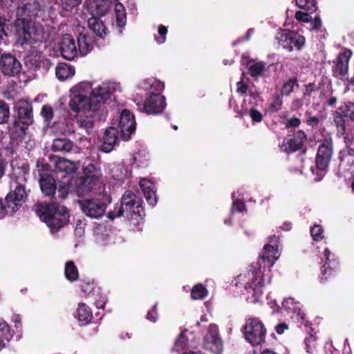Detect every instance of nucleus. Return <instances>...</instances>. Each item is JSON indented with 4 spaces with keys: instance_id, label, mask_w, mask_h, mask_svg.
<instances>
[{
    "instance_id": "nucleus-1",
    "label": "nucleus",
    "mask_w": 354,
    "mask_h": 354,
    "mask_svg": "<svg viewBox=\"0 0 354 354\" xmlns=\"http://www.w3.org/2000/svg\"><path fill=\"white\" fill-rule=\"evenodd\" d=\"M277 239L274 245H265L260 259L256 263H252L245 272L237 276L234 285L243 288L245 294L251 295V302H257L263 294V288L267 279L270 283L271 277L268 273L265 274L266 268L272 267L279 258L278 245Z\"/></svg>"
},
{
    "instance_id": "nucleus-2",
    "label": "nucleus",
    "mask_w": 354,
    "mask_h": 354,
    "mask_svg": "<svg viewBox=\"0 0 354 354\" xmlns=\"http://www.w3.org/2000/svg\"><path fill=\"white\" fill-rule=\"evenodd\" d=\"M29 164L21 161L20 165L14 166L10 175V192L5 198V203L0 198V218L6 215H12L26 202L28 192L27 176L29 175Z\"/></svg>"
},
{
    "instance_id": "nucleus-3",
    "label": "nucleus",
    "mask_w": 354,
    "mask_h": 354,
    "mask_svg": "<svg viewBox=\"0 0 354 354\" xmlns=\"http://www.w3.org/2000/svg\"><path fill=\"white\" fill-rule=\"evenodd\" d=\"M61 202L38 201L33 207L37 216L52 232L59 231L69 223V210Z\"/></svg>"
},
{
    "instance_id": "nucleus-4",
    "label": "nucleus",
    "mask_w": 354,
    "mask_h": 354,
    "mask_svg": "<svg viewBox=\"0 0 354 354\" xmlns=\"http://www.w3.org/2000/svg\"><path fill=\"white\" fill-rule=\"evenodd\" d=\"M113 91L106 85L98 86L92 90L88 97L83 93H77L71 99L69 106L71 109L78 113L84 114L95 112L100 106L110 98Z\"/></svg>"
},
{
    "instance_id": "nucleus-5",
    "label": "nucleus",
    "mask_w": 354,
    "mask_h": 354,
    "mask_svg": "<svg viewBox=\"0 0 354 354\" xmlns=\"http://www.w3.org/2000/svg\"><path fill=\"white\" fill-rule=\"evenodd\" d=\"M113 5L115 25L119 28V32L121 33L122 28L127 23L126 10L123 4L120 2H113L111 0H88V10L91 15L101 17L104 16Z\"/></svg>"
},
{
    "instance_id": "nucleus-6",
    "label": "nucleus",
    "mask_w": 354,
    "mask_h": 354,
    "mask_svg": "<svg viewBox=\"0 0 354 354\" xmlns=\"http://www.w3.org/2000/svg\"><path fill=\"white\" fill-rule=\"evenodd\" d=\"M124 212H126L127 217L132 219L134 216L140 218L145 216V209L140 199L131 190L124 192L121 198L120 206L117 212H109L108 217L110 219H114L122 216Z\"/></svg>"
},
{
    "instance_id": "nucleus-7",
    "label": "nucleus",
    "mask_w": 354,
    "mask_h": 354,
    "mask_svg": "<svg viewBox=\"0 0 354 354\" xmlns=\"http://www.w3.org/2000/svg\"><path fill=\"white\" fill-rule=\"evenodd\" d=\"M39 182L42 194L51 201H63L68 196V185L62 181L57 183L50 174H40Z\"/></svg>"
},
{
    "instance_id": "nucleus-8",
    "label": "nucleus",
    "mask_w": 354,
    "mask_h": 354,
    "mask_svg": "<svg viewBox=\"0 0 354 354\" xmlns=\"http://www.w3.org/2000/svg\"><path fill=\"white\" fill-rule=\"evenodd\" d=\"M266 328L263 322L258 318H250L246 322L244 327L245 339L252 345H259L264 342Z\"/></svg>"
},
{
    "instance_id": "nucleus-9",
    "label": "nucleus",
    "mask_w": 354,
    "mask_h": 354,
    "mask_svg": "<svg viewBox=\"0 0 354 354\" xmlns=\"http://www.w3.org/2000/svg\"><path fill=\"white\" fill-rule=\"evenodd\" d=\"M276 39L283 48L292 52L294 49L300 50L306 43L305 37L294 30L284 29L278 32Z\"/></svg>"
},
{
    "instance_id": "nucleus-10",
    "label": "nucleus",
    "mask_w": 354,
    "mask_h": 354,
    "mask_svg": "<svg viewBox=\"0 0 354 354\" xmlns=\"http://www.w3.org/2000/svg\"><path fill=\"white\" fill-rule=\"evenodd\" d=\"M333 153V145L331 140H324L319 145L315 157V166L311 167L313 174L319 175L318 171L327 169Z\"/></svg>"
},
{
    "instance_id": "nucleus-11",
    "label": "nucleus",
    "mask_w": 354,
    "mask_h": 354,
    "mask_svg": "<svg viewBox=\"0 0 354 354\" xmlns=\"http://www.w3.org/2000/svg\"><path fill=\"white\" fill-rule=\"evenodd\" d=\"M84 176L77 187L79 194H87L95 186L102 176L101 171L93 164H89L83 170Z\"/></svg>"
},
{
    "instance_id": "nucleus-12",
    "label": "nucleus",
    "mask_w": 354,
    "mask_h": 354,
    "mask_svg": "<svg viewBox=\"0 0 354 354\" xmlns=\"http://www.w3.org/2000/svg\"><path fill=\"white\" fill-rule=\"evenodd\" d=\"M32 21L26 17H17L13 22L15 43L21 46L29 44L32 40Z\"/></svg>"
},
{
    "instance_id": "nucleus-13",
    "label": "nucleus",
    "mask_w": 354,
    "mask_h": 354,
    "mask_svg": "<svg viewBox=\"0 0 354 354\" xmlns=\"http://www.w3.org/2000/svg\"><path fill=\"white\" fill-rule=\"evenodd\" d=\"M77 203L82 212L91 218H101L106 209V203L97 198H84Z\"/></svg>"
},
{
    "instance_id": "nucleus-14",
    "label": "nucleus",
    "mask_w": 354,
    "mask_h": 354,
    "mask_svg": "<svg viewBox=\"0 0 354 354\" xmlns=\"http://www.w3.org/2000/svg\"><path fill=\"white\" fill-rule=\"evenodd\" d=\"M333 122L336 125L337 131L344 134L346 131V122L350 119L354 122V102H346L341 104L333 112Z\"/></svg>"
},
{
    "instance_id": "nucleus-15",
    "label": "nucleus",
    "mask_w": 354,
    "mask_h": 354,
    "mask_svg": "<svg viewBox=\"0 0 354 354\" xmlns=\"http://www.w3.org/2000/svg\"><path fill=\"white\" fill-rule=\"evenodd\" d=\"M0 69L5 76L16 77L22 70V64L15 55L3 53L0 56Z\"/></svg>"
},
{
    "instance_id": "nucleus-16",
    "label": "nucleus",
    "mask_w": 354,
    "mask_h": 354,
    "mask_svg": "<svg viewBox=\"0 0 354 354\" xmlns=\"http://www.w3.org/2000/svg\"><path fill=\"white\" fill-rule=\"evenodd\" d=\"M353 52L351 49L344 48L335 59L333 61L332 74L333 77L342 79L348 72V63Z\"/></svg>"
},
{
    "instance_id": "nucleus-17",
    "label": "nucleus",
    "mask_w": 354,
    "mask_h": 354,
    "mask_svg": "<svg viewBox=\"0 0 354 354\" xmlns=\"http://www.w3.org/2000/svg\"><path fill=\"white\" fill-rule=\"evenodd\" d=\"M203 344L205 349L214 353L219 354L221 353L223 344L219 335L218 328L216 324L209 326L207 332L204 337Z\"/></svg>"
},
{
    "instance_id": "nucleus-18",
    "label": "nucleus",
    "mask_w": 354,
    "mask_h": 354,
    "mask_svg": "<svg viewBox=\"0 0 354 354\" xmlns=\"http://www.w3.org/2000/svg\"><path fill=\"white\" fill-rule=\"evenodd\" d=\"M166 107L165 97L159 93H151L144 102L142 110L147 114L162 113Z\"/></svg>"
},
{
    "instance_id": "nucleus-19",
    "label": "nucleus",
    "mask_w": 354,
    "mask_h": 354,
    "mask_svg": "<svg viewBox=\"0 0 354 354\" xmlns=\"http://www.w3.org/2000/svg\"><path fill=\"white\" fill-rule=\"evenodd\" d=\"M121 138L123 140H128L131 135L135 132L136 122L134 115L129 110L124 109L120 114L119 122Z\"/></svg>"
},
{
    "instance_id": "nucleus-20",
    "label": "nucleus",
    "mask_w": 354,
    "mask_h": 354,
    "mask_svg": "<svg viewBox=\"0 0 354 354\" xmlns=\"http://www.w3.org/2000/svg\"><path fill=\"white\" fill-rule=\"evenodd\" d=\"M338 170L342 174H354V149L346 147L339 151Z\"/></svg>"
},
{
    "instance_id": "nucleus-21",
    "label": "nucleus",
    "mask_w": 354,
    "mask_h": 354,
    "mask_svg": "<svg viewBox=\"0 0 354 354\" xmlns=\"http://www.w3.org/2000/svg\"><path fill=\"white\" fill-rule=\"evenodd\" d=\"M306 140L307 136L303 130L296 131L293 133V138L288 140L284 151L288 153H292L302 150L301 153L304 154L306 152V148H303Z\"/></svg>"
},
{
    "instance_id": "nucleus-22",
    "label": "nucleus",
    "mask_w": 354,
    "mask_h": 354,
    "mask_svg": "<svg viewBox=\"0 0 354 354\" xmlns=\"http://www.w3.org/2000/svg\"><path fill=\"white\" fill-rule=\"evenodd\" d=\"M60 53L65 59L69 61L73 60L78 55L77 46L71 35H63L60 43Z\"/></svg>"
},
{
    "instance_id": "nucleus-23",
    "label": "nucleus",
    "mask_w": 354,
    "mask_h": 354,
    "mask_svg": "<svg viewBox=\"0 0 354 354\" xmlns=\"http://www.w3.org/2000/svg\"><path fill=\"white\" fill-rule=\"evenodd\" d=\"M118 140V130L110 127L107 128L103 136L102 144L100 147L101 151L105 153L111 152L117 145Z\"/></svg>"
},
{
    "instance_id": "nucleus-24",
    "label": "nucleus",
    "mask_w": 354,
    "mask_h": 354,
    "mask_svg": "<svg viewBox=\"0 0 354 354\" xmlns=\"http://www.w3.org/2000/svg\"><path fill=\"white\" fill-rule=\"evenodd\" d=\"M24 125L30 126L33 124L32 105L28 102H22L18 106L17 118L15 119Z\"/></svg>"
},
{
    "instance_id": "nucleus-25",
    "label": "nucleus",
    "mask_w": 354,
    "mask_h": 354,
    "mask_svg": "<svg viewBox=\"0 0 354 354\" xmlns=\"http://www.w3.org/2000/svg\"><path fill=\"white\" fill-rule=\"evenodd\" d=\"M28 127L29 126L24 125L22 123L15 120L8 127V133L10 140L17 142L21 141L26 134Z\"/></svg>"
},
{
    "instance_id": "nucleus-26",
    "label": "nucleus",
    "mask_w": 354,
    "mask_h": 354,
    "mask_svg": "<svg viewBox=\"0 0 354 354\" xmlns=\"http://www.w3.org/2000/svg\"><path fill=\"white\" fill-rule=\"evenodd\" d=\"M13 23L4 14L0 13V44H6L12 32Z\"/></svg>"
},
{
    "instance_id": "nucleus-27",
    "label": "nucleus",
    "mask_w": 354,
    "mask_h": 354,
    "mask_svg": "<svg viewBox=\"0 0 354 354\" xmlns=\"http://www.w3.org/2000/svg\"><path fill=\"white\" fill-rule=\"evenodd\" d=\"M77 148V146L67 138L55 139L52 145V150L54 152L59 151L62 153H68Z\"/></svg>"
},
{
    "instance_id": "nucleus-28",
    "label": "nucleus",
    "mask_w": 354,
    "mask_h": 354,
    "mask_svg": "<svg viewBox=\"0 0 354 354\" xmlns=\"http://www.w3.org/2000/svg\"><path fill=\"white\" fill-rule=\"evenodd\" d=\"M55 167L57 171L68 174L75 173L77 169L74 162L63 158H57L55 162Z\"/></svg>"
},
{
    "instance_id": "nucleus-29",
    "label": "nucleus",
    "mask_w": 354,
    "mask_h": 354,
    "mask_svg": "<svg viewBox=\"0 0 354 354\" xmlns=\"http://www.w3.org/2000/svg\"><path fill=\"white\" fill-rule=\"evenodd\" d=\"M76 317L80 322L88 324L93 318V313L89 306L84 303H80L77 308Z\"/></svg>"
},
{
    "instance_id": "nucleus-30",
    "label": "nucleus",
    "mask_w": 354,
    "mask_h": 354,
    "mask_svg": "<svg viewBox=\"0 0 354 354\" xmlns=\"http://www.w3.org/2000/svg\"><path fill=\"white\" fill-rule=\"evenodd\" d=\"M75 68L65 63H59L55 69L56 77L62 81L72 77L75 74Z\"/></svg>"
},
{
    "instance_id": "nucleus-31",
    "label": "nucleus",
    "mask_w": 354,
    "mask_h": 354,
    "mask_svg": "<svg viewBox=\"0 0 354 354\" xmlns=\"http://www.w3.org/2000/svg\"><path fill=\"white\" fill-rule=\"evenodd\" d=\"M77 41L78 53L82 55H86L93 49L91 39L84 34L80 33L77 38Z\"/></svg>"
},
{
    "instance_id": "nucleus-32",
    "label": "nucleus",
    "mask_w": 354,
    "mask_h": 354,
    "mask_svg": "<svg viewBox=\"0 0 354 354\" xmlns=\"http://www.w3.org/2000/svg\"><path fill=\"white\" fill-rule=\"evenodd\" d=\"M97 17H96L89 19L88 26L91 30H92L97 37L104 38L107 35V28L105 27L104 23Z\"/></svg>"
},
{
    "instance_id": "nucleus-33",
    "label": "nucleus",
    "mask_w": 354,
    "mask_h": 354,
    "mask_svg": "<svg viewBox=\"0 0 354 354\" xmlns=\"http://www.w3.org/2000/svg\"><path fill=\"white\" fill-rule=\"evenodd\" d=\"M64 275L66 279L71 282H74L78 279L79 272L73 261H70L66 263Z\"/></svg>"
},
{
    "instance_id": "nucleus-34",
    "label": "nucleus",
    "mask_w": 354,
    "mask_h": 354,
    "mask_svg": "<svg viewBox=\"0 0 354 354\" xmlns=\"http://www.w3.org/2000/svg\"><path fill=\"white\" fill-rule=\"evenodd\" d=\"M299 87L298 78L297 76H292L283 82L281 89V95L288 96L294 89V87Z\"/></svg>"
},
{
    "instance_id": "nucleus-35",
    "label": "nucleus",
    "mask_w": 354,
    "mask_h": 354,
    "mask_svg": "<svg viewBox=\"0 0 354 354\" xmlns=\"http://www.w3.org/2000/svg\"><path fill=\"white\" fill-rule=\"evenodd\" d=\"M295 4L299 9L310 13H314L317 10L315 0H295Z\"/></svg>"
},
{
    "instance_id": "nucleus-36",
    "label": "nucleus",
    "mask_w": 354,
    "mask_h": 354,
    "mask_svg": "<svg viewBox=\"0 0 354 354\" xmlns=\"http://www.w3.org/2000/svg\"><path fill=\"white\" fill-rule=\"evenodd\" d=\"M336 264H337V263H336L335 261H333L332 263H328V262L325 263V264L321 268V279L322 281L326 280L335 274Z\"/></svg>"
},
{
    "instance_id": "nucleus-37",
    "label": "nucleus",
    "mask_w": 354,
    "mask_h": 354,
    "mask_svg": "<svg viewBox=\"0 0 354 354\" xmlns=\"http://www.w3.org/2000/svg\"><path fill=\"white\" fill-rule=\"evenodd\" d=\"M266 69V64L263 62H258L250 65L248 68V73L253 77L262 76Z\"/></svg>"
},
{
    "instance_id": "nucleus-38",
    "label": "nucleus",
    "mask_w": 354,
    "mask_h": 354,
    "mask_svg": "<svg viewBox=\"0 0 354 354\" xmlns=\"http://www.w3.org/2000/svg\"><path fill=\"white\" fill-rule=\"evenodd\" d=\"M207 290L201 283L195 285L191 290V297L193 299H203L207 295Z\"/></svg>"
},
{
    "instance_id": "nucleus-39",
    "label": "nucleus",
    "mask_w": 354,
    "mask_h": 354,
    "mask_svg": "<svg viewBox=\"0 0 354 354\" xmlns=\"http://www.w3.org/2000/svg\"><path fill=\"white\" fill-rule=\"evenodd\" d=\"M10 115L9 105L3 100H0V124L7 123Z\"/></svg>"
},
{
    "instance_id": "nucleus-40",
    "label": "nucleus",
    "mask_w": 354,
    "mask_h": 354,
    "mask_svg": "<svg viewBox=\"0 0 354 354\" xmlns=\"http://www.w3.org/2000/svg\"><path fill=\"white\" fill-rule=\"evenodd\" d=\"M41 114L44 118L45 122H47L48 124L54 116V112L52 106L49 104L44 105L41 109Z\"/></svg>"
},
{
    "instance_id": "nucleus-41",
    "label": "nucleus",
    "mask_w": 354,
    "mask_h": 354,
    "mask_svg": "<svg viewBox=\"0 0 354 354\" xmlns=\"http://www.w3.org/2000/svg\"><path fill=\"white\" fill-rule=\"evenodd\" d=\"M310 234L315 241H322L324 238V230L322 225L315 224L310 230Z\"/></svg>"
},
{
    "instance_id": "nucleus-42",
    "label": "nucleus",
    "mask_w": 354,
    "mask_h": 354,
    "mask_svg": "<svg viewBox=\"0 0 354 354\" xmlns=\"http://www.w3.org/2000/svg\"><path fill=\"white\" fill-rule=\"evenodd\" d=\"M82 292L85 295H90L95 291V284L93 281H83L80 284Z\"/></svg>"
},
{
    "instance_id": "nucleus-43",
    "label": "nucleus",
    "mask_w": 354,
    "mask_h": 354,
    "mask_svg": "<svg viewBox=\"0 0 354 354\" xmlns=\"http://www.w3.org/2000/svg\"><path fill=\"white\" fill-rule=\"evenodd\" d=\"M82 0H61V6L66 11H71L82 3Z\"/></svg>"
},
{
    "instance_id": "nucleus-44",
    "label": "nucleus",
    "mask_w": 354,
    "mask_h": 354,
    "mask_svg": "<svg viewBox=\"0 0 354 354\" xmlns=\"http://www.w3.org/2000/svg\"><path fill=\"white\" fill-rule=\"evenodd\" d=\"M93 113V112H90V113L85 114L86 118L81 119L80 120V127L84 128L87 131L93 129V127L94 122L91 118H92Z\"/></svg>"
},
{
    "instance_id": "nucleus-45",
    "label": "nucleus",
    "mask_w": 354,
    "mask_h": 354,
    "mask_svg": "<svg viewBox=\"0 0 354 354\" xmlns=\"http://www.w3.org/2000/svg\"><path fill=\"white\" fill-rule=\"evenodd\" d=\"M315 341L316 338L313 335H310L308 337L305 338L304 342L306 344V349L308 353L313 354L315 352Z\"/></svg>"
},
{
    "instance_id": "nucleus-46",
    "label": "nucleus",
    "mask_w": 354,
    "mask_h": 354,
    "mask_svg": "<svg viewBox=\"0 0 354 354\" xmlns=\"http://www.w3.org/2000/svg\"><path fill=\"white\" fill-rule=\"evenodd\" d=\"M187 346V338L181 333L175 341V348L177 351L183 350Z\"/></svg>"
},
{
    "instance_id": "nucleus-47",
    "label": "nucleus",
    "mask_w": 354,
    "mask_h": 354,
    "mask_svg": "<svg viewBox=\"0 0 354 354\" xmlns=\"http://www.w3.org/2000/svg\"><path fill=\"white\" fill-rule=\"evenodd\" d=\"M244 73L242 74L241 80L236 83V92L241 95H244L249 91V85L243 81Z\"/></svg>"
},
{
    "instance_id": "nucleus-48",
    "label": "nucleus",
    "mask_w": 354,
    "mask_h": 354,
    "mask_svg": "<svg viewBox=\"0 0 354 354\" xmlns=\"http://www.w3.org/2000/svg\"><path fill=\"white\" fill-rule=\"evenodd\" d=\"M312 13L308 12H302L301 10H297L295 14V19L300 22H310L312 19V17L310 16Z\"/></svg>"
},
{
    "instance_id": "nucleus-49",
    "label": "nucleus",
    "mask_w": 354,
    "mask_h": 354,
    "mask_svg": "<svg viewBox=\"0 0 354 354\" xmlns=\"http://www.w3.org/2000/svg\"><path fill=\"white\" fill-rule=\"evenodd\" d=\"M167 32H168L167 28L166 26H165L164 25L161 24L158 26L159 37H157L156 35H155V39L158 44H161L165 41L166 35L167 34Z\"/></svg>"
},
{
    "instance_id": "nucleus-50",
    "label": "nucleus",
    "mask_w": 354,
    "mask_h": 354,
    "mask_svg": "<svg viewBox=\"0 0 354 354\" xmlns=\"http://www.w3.org/2000/svg\"><path fill=\"white\" fill-rule=\"evenodd\" d=\"M282 95H277L270 105V109L272 111L277 112L281 109L283 99Z\"/></svg>"
},
{
    "instance_id": "nucleus-51",
    "label": "nucleus",
    "mask_w": 354,
    "mask_h": 354,
    "mask_svg": "<svg viewBox=\"0 0 354 354\" xmlns=\"http://www.w3.org/2000/svg\"><path fill=\"white\" fill-rule=\"evenodd\" d=\"M92 88V84L88 82H82L75 86L73 88L78 93H82L84 91H88Z\"/></svg>"
},
{
    "instance_id": "nucleus-52",
    "label": "nucleus",
    "mask_w": 354,
    "mask_h": 354,
    "mask_svg": "<svg viewBox=\"0 0 354 354\" xmlns=\"http://www.w3.org/2000/svg\"><path fill=\"white\" fill-rule=\"evenodd\" d=\"M249 115L254 122H261L263 120L262 113L254 108L250 110Z\"/></svg>"
},
{
    "instance_id": "nucleus-53",
    "label": "nucleus",
    "mask_w": 354,
    "mask_h": 354,
    "mask_svg": "<svg viewBox=\"0 0 354 354\" xmlns=\"http://www.w3.org/2000/svg\"><path fill=\"white\" fill-rule=\"evenodd\" d=\"M319 89V87L315 82H310L305 85L304 96H310L313 92H315Z\"/></svg>"
},
{
    "instance_id": "nucleus-54",
    "label": "nucleus",
    "mask_w": 354,
    "mask_h": 354,
    "mask_svg": "<svg viewBox=\"0 0 354 354\" xmlns=\"http://www.w3.org/2000/svg\"><path fill=\"white\" fill-rule=\"evenodd\" d=\"M158 304L153 305V306L148 311L147 315V319L152 322H156L158 319Z\"/></svg>"
},
{
    "instance_id": "nucleus-55",
    "label": "nucleus",
    "mask_w": 354,
    "mask_h": 354,
    "mask_svg": "<svg viewBox=\"0 0 354 354\" xmlns=\"http://www.w3.org/2000/svg\"><path fill=\"white\" fill-rule=\"evenodd\" d=\"M143 194L149 205L153 206L156 204L157 198L156 192L153 190L147 191V192L143 193Z\"/></svg>"
},
{
    "instance_id": "nucleus-56",
    "label": "nucleus",
    "mask_w": 354,
    "mask_h": 354,
    "mask_svg": "<svg viewBox=\"0 0 354 354\" xmlns=\"http://www.w3.org/2000/svg\"><path fill=\"white\" fill-rule=\"evenodd\" d=\"M320 122V118L317 116H311L308 113H306V122L312 127H317Z\"/></svg>"
},
{
    "instance_id": "nucleus-57",
    "label": "nucleus",
    "mask_w": 354,
    "mask_h": 354,
    "mask_svg": "<svg viewBox=\"0 0 354 354\" xmlns=\"http://www.w3.org/2000/svg\"><path fill=\"white\" fill-rule=\"evenodd\" d=\"M140 187L143 193L147 192V191L153 190V183L147 179H141L140 181Z\"/></svg>"
},
{
    "instance_id": "nucleus-58",
    "label": "nucleus",
    "mask_w": 354,
    "mask_h": 354,
    "mask_svg": "<svg viewBox=\"0 0 354 354\" xmlns=\"http://www.w3.org/2000/svg\"><path fill=\"white\" fill-rule=\"evenodd\" d=\"M301 124V120L297 117H292L288 119L286 122V127L287 129L297 128Z\"/></svg>"
},
{
    "instance_id": "nucleus-59",
    "label": "nucleus",
    "mask_w": 354,
    "mask_h": 354,
    "mask_svg": "<svg viewBox=\"0 0 354 354\" xmlns=\"http://www.w3.org/2000/svg\"><path fill=\"white\" fill-rule=\"evenodd\" d=\"M232 209L236 212H243L245 209V204L243 201L236 199L233 203Z\"/></svg>"
},
{
    "instance_id": "nucleus-60",
    "label": "nucleus",
    "mask_w": 354,
    "mask_h": 354,
    "mask_svg": "<svg viewBox=\"0 0 354 354\" xmlns=\"http://www.w3.org/2000/svg\"><path fill=\"white\" fill-rule=\"evenodd\" d=\"M310 22L312 26V28L315 30H319L322 26V21L319 15H316Z\"/></svg>"
},
{
    "instance_id": "nucleus-61",
    "label": "nucleus",
    "mask_w": 354,
    "mask_h": 354,
    "mask_svg": "<svg viewBox=\"0 0 354 354\" xmlns=\"http://www.w3.org/2000/svg\"><path fill=\"white\" fill-rule=\"evenodd\" d=\"M10 326L6 323V321L0 319V333L6 335L10 333Z\"/></svg>"
},
{
    "instance_id": "nucleus-62",
    "label": "nucleus",
    "mask_w": 354,
    "mask_h": 354,
    "mask_svg": "<svg viewBox=\"0 0 354 354\" xmlns=\"http://www.w3.org/2000/svg\"><path fill=\"white\" fill-rule=\"evenodd\" d=\"M7 167V162L0 153V179L4 176Z\"/></svg>"
},
{
    "instance_id": "nucleus-63",
    "label": "nucleus",
    "mask_w": 354,
    "mask_h": 354,
    "mask_svg": "<svg viewBox=\"0 0 354 354\" xmlns=\"http://www.w3.org/2000/svg\"><path fill=\"white\" fill-rule=\"evenodd\" d=\"M288 329V325L285 322L279 323L275 326V330L277 334L281 335L285 330Z\"/></svg>"
},
{
    "instance_id": "nucleus-64",
    "label": "nucleus",
    "mask_w": 354,
    "mask_h": 354,
    "mask_svg": "<svg viewBox=\"0 0 354 354\" xmlns=\"http://www.w3.org/2000/svg\"><path fill=\"white\" fill-rule=\"evenodd\" d=\"M303 106L302 100L295 99L292 102L291 109L293 110H297Z\"/></svg>"
}]
</instances>
